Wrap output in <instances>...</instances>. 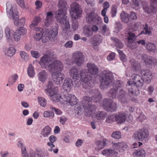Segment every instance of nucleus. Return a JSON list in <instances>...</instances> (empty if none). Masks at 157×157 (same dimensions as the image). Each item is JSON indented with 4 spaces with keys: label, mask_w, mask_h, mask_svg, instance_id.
I'll return each instance as SVG.
<instances>
[{
    "label": "nucleus",
    "mask_w": 157,
    "mask_h": 157,
    "mask_svg": "<svg viewBox=\"0 0 157 157\" xmlns=\"http://www.w3.org/2000/svg\"><path fill=\"white\" fill-rule=\"evenodd\" d=\"M67 6V2L65 0H59L58 6L61 8L56 13V17L57 21L63 24L62 35L66 37L68 36L70 34V25L65 15Z\"/></svg>",
    "instance_id": "nucleus-1"
},
{
    "label": "nucleus",
    "mask_w": 157,
    "mask_h": 157,
    "mask_svg": "<svg viewBox=\"0 0 157 157\" xmlns=\"http://www.w3.org/2000/svg\"><path fill=\"white\" fill-rule=\"evenodd\" d=\"M70 74L73 79L80 77L82 82H83V87L86 89H89L94 86L93 81L91 80V77L86 75L87 73L86 69H81L79 74L77 69L75 67H73L70 71Z\"/></svg>",
    "instance_id": "nucleus-2"
},
{
    "label": "nucleus",
    "mask_w": 157,
    "mask_h": 157,
    "mask_svg": "<svg viewBox=\"0 0 157 157\" xmlns=\"http://www.w3.org/2000/svg\"><path fill=\"white\" fill-rule=\"evenodd\" d=\"M6 12L8 16L13 20L15 25L17 26L24 25L25 23L24 18L18 20V13L16 9L13 8L12 4L9 2L6 3Z\"/></svg>",
    "instance_id": "nucleus-3"
},
{
    "label": "nucleus",
    "mask_w": 157,
    "mask_h": 157,
    "mask_svg": "<svg viewBox=\"0 0 157 157\" xmlns=\"http://www.w3.org/2000/svg\"><path fill=\"white\" fill-rule=\"evenodd\" d=\"M100 82V88L102 90L114 86L115 82L112 73L104 71L101 76Z\"/></svg>",
    "instance_id": "nucleus-4"
},
{
    "label": "nucleus",
    "mask_w": 157,
    "mask_h": 157,
    "mask_svg": "<svg viewBox=\"0 0 157 157\" xmlns=\"http://www.w3.org/2000/svg\"><path fill=\"white\" fill-rule=\"evenodd\" d=\"M131 30L130 29H127L125 30L124 32L125 36L127 37L128 41V46L132 49H134L136 47L137 44L144 45L145 42L143 40H139L137 41H135L136 36Z\"/></svg>",
    "instance_id": "nucleus-5"
},
{
    "label": "nucleus",
    "mask_w": 157,
    "mask_h": 157,
    "mask_svg": "<svg viewBox=\"0 0 157 157\" xmlns=\"http://www.w3.org/2000/svg\"><path fill=\"white\" fill-rule=\"evenodd\" d=\"M86 20L88 23L99 25L100 26L99 28L101 31L104 33L106 32L107 29L106 25H105L101 27L102 24V21L101 17L97 14L94 12H91L88 14L86 15Z\"/></svg>",
    "instance_id": "nucleus-6"
},
{
    "label": "nucleus",
    "mask_w": 157,
    "mask_h": 157,
    "mask_svg": "<svg viewBox=\"0 0 157 157\" xmlns=\"http://www.w3.org/2000/svg\"><path fill=\"white\" fill-rule=\"evenodd\" d=\"M47 87V88L45 90L46 93L52 97L51 98L53 101L55 102L58 101L59 100L61 96L60 94H57L58 87L54 86L53 83L51 81L48 82Z\"/></svg>",
    "instance_id": "nucleus-7"
},
{
    "label": "nucleus",
    "mask_w": 157,
    "mask_h": 157,
    "mask_svg": "<svg viewBox=\"0 0 157 157\" xmlns=\"http://www.w3.org/2000/svg\"><path fill=\"white\" fill-rule=\"evenodd\" d=\"M90 93L92 94V97L89 96L84 97L82 100V102L84 105H87L90 102H95L100 101L102 98V96L98 90L93 89L90 92Z\"/></svg>",
    "instance_id": "nucleus-8"
},
{
    "label": "nucleus",
    "mask_w": 157,
    "mask_h": 157,
    "mask_svg": "<svg viewBox=\"0 0 157 157\" xmlns=\"http://www.w3.org/2000/svg\"><path fill=\"white\" fill-rule=\"evenodd\" d=\"M73 63L78 66H81L84 62L85 57L83 53L79 51L74 53L72 56Z\"/></svg>",
    "instance_id": "nucleus-9"
},
{
    "label": "nucleus",
    "mask_w": 157,
    "mask_h": 157,
    "mask_svg": "<svg viewBox=\"0 0 157 157\" xmlns=\"http://www.w3.org/2000/svg\"><path fill=\"white\" fill-rule=\"evenodd\" d=\"M149 134L147 130L143 129H140L133 133L132 138L136 140L143 141L148 137Z\"/></svg>",
    "instance_id": "nucleus-10"
},
{
    "label": "nucleus",
    "mask_w": 157,
    "mask_h": 157,
    "mask_svg": "<svg viewBox=\"0 0 157 157\" xmlns=\"http://www.w3.org/2000/svg\"><path fill=\"white\" fill-rule=\"evenodd\" d=\"M103 105L105 110L111 112L115 111L117 109L116 103L109 99H104Z\"/></svg>",
    "instance_id": "nucleus-11"
},
{
    "label": "nucleus",
    "mask_w": 157,
    "mask_h": 157,
    "mask_svg": "<svg viewBox=\"0 0 157 157\" xmlns=\"http://www.w3.org/2000/svg\"><path fill=\"white\" fill-rule=\"evenodd\" d=\"M63 65L62 63L59 60H56L48 66V70L50 72L61 71L63 69Z\"/></svg>",
    "instance_id": "nucleus-12"
},
{
    "label": "nucleus",
    "mask_w": 157,
    "mask_h": 157,
    "mask_svg": "<svg viewBox=\"0 0 157 157\" xmlns=\"http://www.w3.org/2000/svg\"><path fill=\"white\" fill-rule=\"evenodd\" d=\"M151 5L147 3L143 4V9L144 11L149 14L157 10V0H151Z\"/></svg>",
    "instance_id": "nucleus-13"
},
{
    "label": "nucleus",
    "mask_w": 157,
    "mask_h": 157,
    "mask_svg": "<svg viewBox=\"0 0 157 157\" xmlns=\"http://www.w3.org/2000/svg\"><path fill=\"white\" fill-rule=\"evenodd\" d=\"M70 14L72 18L76 19L81 13L79 5L77 2H73L71 5Z\"/></svg>",
    "instance_id": "nucleus-14"
},
{
    "label": "nucleus",
    "mask_w": 157,
    "mask_h": 157,
    "mask_svg": "<svg viewBox=\"0 0 157 157\" xmlns=\"http://www.w3.org/2000/svg\"><path fill=\"white\" fill-rule=\"evenodd\" d=\"M124 84L121 81H117L116 84V88H111L107 93L109 97L113 99H115L117 98L118 92L117 90L120 88L123 87Z\"/></svg>",
    "instance_id": "nucleus-15"
},
{
    "label": "nucleus",
    "mask_w": 157,
    "mask_h": 157,
    "mask_svg": "<svg viewBox=\"0 0 157 157\" xmlns=\"http://www.w3.org/2000/svg\"><path fill=\"white\" fill-rule=\"evenodd\" d=\"M47 36H45L46 42L49 39L51 41H54L56 39V36L58 33L57 29L56 28H53L49 30L46 29L45 30Z\"/></svg>",
    "instance_id": "nucleus-16"
},
{
    "label": "nucleus",
    "mask_w": 157,
    "mask_h": 157,
    "mask_svg": "<svg viewBox=\"0 0 157 157\" xmlns=\"http://www.w3.org/2000/svg\"><path fill=\"white\" fill-rule=\"evenodd\" d=\"M52 76L53 81L57 85L62 84L65 78L64 74L61 72H53L52 73Z\"/></svg>",
    "instance_id": "nucleus-17"
},
{
    "label": "nucleus",
    "mask_w": 157,
    "mask_h": 157,
    "mask_svg": "<svg viewBox=\"0 0 157 157\" xmlns=\"http://www.w3.org/2000/svg\"><path fill=\"white\" fill-rule=\"evenodd\" d=\"M52 60V58L49 55H45L41 58L40 64L42 68H46L51 64L50 63Z\"/></svg>",
    "instance_id": "nucleus-18"
},
{
    "label": "nucleus",
    "mask_w": 157,
    "mask_h": 157,
    "mask_svg": "<svg viewBox=\"0 0 157 157\" xmlns=\"http://www.w3.org/2000/svg\"><path fill=\"white\" fill-rule=\"evenodd\" d=\"M131 77L133 82V85L138 87H141L143 86L144 81L140 75L133 74Z\"/></svg>",
    "instance_id": "nucleus-19"
},
{
    "label": "nucleus",
    "mask_w": 157,
    "mask_h": 157,
    "mask_svg": "<svg viewBox=\"0 0 157 157\" xmlns=\"http://www.w3.org/2000/svg\"><path fill=\"white\" fill-rule=\"evenodd\" d=\"M140 74L143 78L145 82H150L152 78L151 72L149 70L145 69L141 70Z\"/></svg>",
    "instance_id": "nucleus-20"
},
{
    "label": "nucleus",
    "mask_w": 157,
    "mask_h": 157,
    "mask_svg": "<svg viewBox=\"0 0 157 157\" xmlns=\"http://www.w3.org/2000/svg\"><path fill=\"white\" fill-rule=\"evenodd\" d=\"M72 80L70 78H66L63 84V90L67 92H69L72 88Z\"/></svg>",
    "instance_id": "nucleus-21"
},
{
    "label": "nucleus",
    "mask_w": 157,
    "mask_h": 157,
    "mask_svg": "<svg viewBox=\"0 0 157 157\" xmlns=\"http://www.w3.org/2000/svg\"><path fill=\"white\" fill-rule=\"evenodd\" d=\"M35 30L36 31V34L34 36V39L36 40L39 41L42 38L43 42H46L45 36H43L42 29L40 28H35Z\"/></svg>",
    "instance_id": "nucleus-22"
},
{
    "label": "nucleus",
    "mask_w": 157,
    "mask_h": 157,
    "mask_svg": "<svg viewBox=\"0 0 157 157\" xmlns=\"http://www.w3.org/2000/svg\"><path fill=\"white\" fill-rule=\"evenodd\" d=\"M88 72L91 75H94L98 74V69L97 66L94 63H88L86 65Z\"/></svg>",
    "instance_id": "nucleus-23"
},
{
    "label": "nucleus",
    "mask_w": 157,
    "mask_h": 157,
    "mask_svg": "<svg viewBox=\"0 0 157 157\" xmlns=\"http://www.w3.org/2000/svg\"><path fill=\"white\" fill-rule=\"evenodd\" d=\"M65 101L68 103L71 106H73L77 103V98L72 94H67L65 96Z\"/></svg>",
    "instance_id": "nucleus-24"
},
{
    "label": "nucleus",
    "mask_w": 157,
    "mask_h": 157,
    "mask_svg": "<svg viewBox=\"0 0 157 157\" xmlns=\"http://www.w3.org/2000/svg\"><path fill=\"white\" fill-rule=\"evenodd\" d=\"M137 87L132 84V82L128 81L127 82L126 87L128 90L129 94H136L137 91H138V88Z\"/></svg>",
    "instance_id": "nucleus-25"
},
{
    "label": "nucleus",
    "mask_w": 157,
    "mask_h": 157,
    "mask_svg": "<svg viewBox=\"0 0 157 157\" xmlns=\"http://www.w3.org/2000/svg\"><path fill=\"white\" fill-rule=\"evenodd\" d=\"M117 98L119 100L123 103L127 102V92L123 89H121L118 93Z\"/></svg>",
    "instance_id": "nucleus-26"
},
{
    "label": "nucleus",
    "mask_w": 157,
    "mask_h": 157,
    "mask_svg": "<svg viewBox=\"0 0 157 157\" xmlns=\"http://www.w3.org/2000/svg\"><path fill=\"white\" fill-rule=\"evenodd\" d=\"M141 58L146 64H152L156 62L157 60L155 57L147 56L145 54H141Z\"/></svg>",
    "instance_id": "nucleus-27"
},
{
    "label": "nucleus",
    "mask_w": 157,
    "mask_h": 157,
    "mask_svg": "<svg viewBox=\"0 0 157 157\" xmlns=\"http://www.w3.org/2000/svg\"><path fill=\"white\" fill-rule=\"evenodd\" d=\"M126 117V114L123 112L118 113L115 115V120L118 123L124 122Z\"/></svg>",
    "instance_id": "nucleus-28"
},
{
    "label": "nucleus",
    "mask_w": 157,
    "mask_h": 157,
    "mask_svg": "<svg viewBox=\"0 0 157 157\" xmlns=\"http://www.w3.org/2000/svg\"><path fill=\"white\" fill-rule=\"evenodd\" d=\"M37 76L39 81L44 82L47 79L48 74L46 71L43 70L38 73Z\"/></svg>",
    "instance_id": "nucleus-29"
},
{
    "label": "nucleus",
    "mask_w": 157,
    "mask_h": 157,
    "mask_svg": "<svg viewBox=\"0 0 157 157\" xmlns=\"http://www.w3.org/2000/svg\"><path fill=\"white\" fill-rule=\"evenodd\" d=\"M113 147L116 149H118L120 151H124L127 148V145L124 142L115 143L113 145Z\"/></svg>",
    "instance_id": "nucleus-30"
},
{
    "label": "nucleus",
    "mask_w": 157,
    "mask_h": 157,
    "mask_svg": "<svg viewBox=\"0 0 157 157\" xmlns=\"http://www.w3.org/2000/svg\"><path fill=\"white\" fill-rule=\"evenodd\" d=\"M5 33L6 37L8 41L11 40L12 36L13 35V32L9 27L6 28L5 30Z\"/></svg>",
    "instance_id": "nucleus-31"
},
{
    "label": "nucleus",
    "mask_w": 157,
    "mask_h": 157,
    "mask_svg": "<svg viewBox=\"0 0 157 157\" xmlns=\"http://www.w3.org/2000/svg\"><path fill=\"white\" fill-rule=\"evenodd\" d=\"M96 108V107L94 105H88V107L86 110L87 116L88 117L92 116L93 113L95 111Z\"/></svg>",
    "instance_id": "nucleus-32"
},
{
    "label": "nucleus",
    "mask_w": 157,
    "mask_h": 157,
    "mask_svg": "<svg viewBox=\"0 0 157 157\" xmlns=\"http://www.w3.org/2000/svg\"><path fill=\"white\" fill-rule=\"evenodd\" d=\"M120 17L122 21L124 23H128L130 21L129 15L124 11L121 12Z\"/></svg>",
    "instance_id": "nucleus-33"
},
{
    "label": "nucleus",
    "mask_w": 157,
    "mask_h": 157,
    "mask_svg": "<svg viewBox=\"0 0 157 157\" xmlns=\"http://www.w3.org/2000/svg\"><path fill=\"white\" fill-rule=\"evenodd\" d=\"M130 62L132 66V68L135 71H137L140 68V64L134 59L130 60Z\"/></svg>",
    "instance_id": "nucleus-34"
},
{
    "label": "nucleus",
    "mask_w": 157,
    "mask_h": 157,
    "mask_svg": "<svg viewBox=\"0 0 157 157\" xmlns=\"http://www.w3.org/2000/svg\"><path fill=\"white\" fill-rule=\"evenodd\" d=\"M134 157H145V153L143 149H140L134 152L133 154Z\"/></svg>",
    "instance_id": "nucleus-35"
},
{
    "label": "nucleus",
    "mask_w": 157,
    "mask_h": 157,
    "mask_svg": "<svg viewBox=\"0 0 157 157\" xmlns=\"http://www.w3.org/2000/svg\"><path fill=\"white\" fill-rule=\"evenodd\" d=\"M106 116L105 112L103 111H98L95 115V118L98 120L104 119Z\"/></svg>",
    "instance_id": "nucleus-36"
},
{
    "label": "nucleus",
    "mask_w": 157,
    "mask_h": 157,
    "mask_svg": "<svg viewBox=\"0 0 157 157\" xmlns=\"http://www.w3.org/2000/svg\"><path fill=\"white\" fill-rule=\"evenodd\" d=\"M47 16L45 20V24L48 26L51 23L53 16V14L52 12H48L47 13Z\"/></svg>",
    "instance_id": "nucleus-37"
},
{
    "label": "nucleus",
    "mask_w": 157,
    "mask_h": 157,
    "mask_svg": "<svg viewBox=\"0 0 157 157\" xmlns=\"http://www.w3.org/2000/svg\"><path fill=\"white\" fill-rule=\"evenodd\" d=\"M40 18L39 17H35L30 25V27L32 29H35V27L36 26L40 21Z\"/></svg>",
    "instance_id": "nucleus-38"
},
{
    "label": "nucleus",
    "mask_w": 157,
    "mask_h": 157,
    "mask_svg": "<svg viewBox=\"0 0 157 157\" xmlns=\"http://www.w3.org/2000/svg\"><path fill=\"white\" fill-rule=\"evenodd\" d=\"M15 52V49L13 47H11L5 50L4 54L8 56L11 57L14 54Z\"/></svg>",
    "instance_id": "nucleus-39"
},
{
    "label": "nucleus",
    "mask_w": 157,
    "mask_h": 157,
    "mask_svg": "<svg viewBox=\"0 0 157 157\" xmlns=\"http://www.w3.org/2000/svg\"><path fill=\"white\" fill-rule=\"evenodd\" d=\"M51 130V128L48 126H47L42 130L41 134L44 137H47L50 134Z\"/></svg>",
    "instance_id": "nucleus-40"
},
{
    "label": "nucleus",
    "mask_w": 157,
    "mask_h": 157,
    "mask_svg": "<svg viewBox=\"0 0 157 157\" xmlns=\"http://www.w3.org/2000/svg\"><path fill=\"white\" fill-rule=\"evenodd\" d=\"M111 39L114 41L115 45L117 48H123L124 46L123 44L121 42L120 40L113 37H111Z\"/></svg>",
    "instance_id": "nucleus-41"
},
{
    "label": "nucleus",
    "mask_w": 157,
    "mask_h": 157,
    "mask_svg": "<svg viewBox=\"0 0 157 157\" xmlns=\"http://www.w3.org/2000/svg\"><path fill=\"white\" fill-rule=\"evenodd\" d=\"M117 153V152L114 150L111 149L104 150L102 151V154L104 155L111 156L114 154Z\"/></svg>",
    "instance_id": "nucleus-42"
},
{
    "label": "nucleus",
    "mask_w": 157,
    "mask_h": 157,
    "mask_svg": "<svg viewBox=\"0 0 157 157\" xmlns=\"http://www.w3.org/2000/svg\"><path fill=\"white\" fill-rule=\"evenodd\" d=\"M27 73L29 77L32 78L34 76L35 73L32 64H30L29 65L27 69Z\"/></svg>",
    "instance_id": "nucleus-43"
},
{
    "label": "nucleus",
    "mask_w": 157,
    "mask_h": 157,
    "mask_svg": "<svg viewBox=\"0 0 157 157\" xmlns=\"http://www.w3.org/2000/svg\"><path fill=\"white\" fill-rule=\"evenodd\" d=\"M150 29V28H148V26L147 24L145 25V26L144 27V30L141 32L140 34H144L145 35H150L151 33Z\"/></svg>",
    "instance_id": "nucleus-44"
},
{
    "label": "nucleus",
    "mask_w": 157,
    "mask_h": 157,
    "mask_svg": "<svg viewBox=\"0 0 157 157\" xmlns=\"http://www.w3.org/2000/svg\"><path fill=\"white\" fill-rule=\"evenodd\" d=\"M72 84L73 86L75 87H78L81 84L80 81H82L81 78H75V79H73Z\"/></svg>",
    "instance_id": "nucleus-45"
},
{
    "label": "nucleus",
    "mask_w": 157,
    "mask_h": 157,
    "mask_svg": "<svg viewBox=\"0 0 157 157\" xmlns=\"http://www.w3.org/2000/svg\"><path fill=\"white\" fill-rule=\"evenodd\" d=\"M83 33L85 36L90 37L93 34L92 31L89 28H86L84 29Z\"/></svg>",
    "instance_id": "nucleus-46"
},
{
    "label": "nucleus",
    "mask_w": 157,
    "mask_h": 157,
    "mask_svg": "<svg viewBox=\"0 0 157 157\" xmlns=\"http://www.w3.org/2000/svg\"><path fill=\"white\" fill-rule=\"evenodd\" d=\"M95 144L96 145L95 149L96 150H100L104 147V146L102 145V142L100 140L96 141L95 142Z\"/></svg>",
    "instance_id": "nucleus-47"
},
{
    "label": "nucleus",
    "mask_w": 157,
    "mask_h": 157,
    "mask_svg": "<svg viewBox=\"0 0 157 157\" xmlns=\"http://www.w3.org/2000/svg\"><path fill=\"white\" fill-rule=\"evenodd\" d=\"M20 54L22 59L25 61H27L29 60V56L26 52L24 51H20Z\"/></svg>",
    "instance_id": "nucleus-48"
},
{
    "label": "nucleus",
    "mask_w": 157,
    "mask_h": 157,
    "mask_svg": "<svg viewBox=\"0 0 157 157\" xmlns=\"http://www.w3.org/2000/svg\"><path fill=\"white\" fill-rule=\"evenodd\" d=\"M16 32L18 33L21 36H23L26 33V29L24 27H21L18 29Z\"/></svg>",
    "instance_id": "nucleus-49"
},
{
    "label": "nucleus",
    "mask_w": 157,
    "mask_h": 157,
    "mask_svg": "<svg viewBox=\"0 0 157 157\" xmlns=\"http://www.w3.org/2000/svg\"><path fill=\"white\" fill-rule=\"evenodd\" d=\"M44 117H50L53 118L54 116V113L52 111H45L44 113Z\"/></svg>",
    "instance_id": "nucleus-50"
},
{
    "label": "nucleus",
    "mask_w": 157,
    "mask_h": 157,
    "mask_svg": "<svg viewBox=\"0 0 157 157\" xmlns=\"http://www.w3.org/2000/svg\"><path fill=\"white\" fill-rule=\"evenodd\" d=\"M146 45L147 49L148 50L154 51L156 50V47L154 44L148 43Z\"/></svg>",
    "instance_id": "nucleus-51"
},
{
    "label": "nucleus",
    "mask_w": 157,
    "mask_h": 157,
    "mask_svg": "<svg viewBox=\"0 0 157 157\" xmlns=\"http://www.w3.org/2000/svg\"><path fill=\"white\" fill-rule=\"evenodd\" d=\"M111 136L115 139H118L121 138V134L120 132L116 131L113 133Z\"/></svg>",
    "instance_id": "nucleus-52"
},
{
    "label": "nucleus",
    "mask_w": 157,
    "mask_h": 157,
    "mask_svg": "<svg viewBox=\"0 0 157 157\" xmlns=\"http://www.w3.org/2000/svg\"><path fill=\"white\" fill-rule=\"evenodd\" d=\"M115 119V115L111 114L109 115L106 120V121L108 123L113 122Z\"/></svg>",
    "instance_id": "nucleus-53"
},
{
    "label": "nucleus",
    "mask_w": 157,
    "mask_h": 157,
    "mask_svg": "<svg viewBox=\"0 0 157 157\" xmlns=\"http://www.w3.org/2000/svg\"><path fill=\"white\" fill-rule=\"evenodd\" d=\"M18 78V75L15 74L12 76L9 79V82L11 84H13L16 81Z\"/></svg>",
    "instance_id": "nucleus-54"
},
{
    "label": "nucleus",
    "mask_w": 157,
    "mask_h": 157,
    "mask_svg": "<svg viewBox=\"0 0 157 157\" xmlns=\"http://www.w3.org/2000/svg\"><path fill=\"white\" fill-rule=\"evenodd\" d=\"M38 102L40 105L43 107H44L46 105V100L42 98H38Z\"/></svg>",
    "instance_id": "nucleus-55"
},
{
    "label": "nucleus",
    "mask_w": 157,
    "mask_h": 157,
    "mask_svg": "<svg viewBox=\"0 0 157 157\" xmlns=\"http://www.w3.org/2000/svg\"><path fill=\"white\" fill-rule=\"evenodd\" d=\"M117 51L120 55V57L121 60L123 62H125L126 60V57L123 52L120 50H117Z\"/></svg>",
    "instance_id": "nucleus-56"
},
{
    "label": "nucleus",
    "mask_w": 157,
    "mask_h": 157,
    "mask_svg": "<svg viewBox=\"0 0 157 157\" xmlns=\"http://www.w3.org/2000/svg\"><path fill=\"white\" fill-rule=\"evenodd\" d=\"M50 109L51 110H54L56 113L57 115H60L62 114V112L60 109H56L52 106H50Z\"/></svg>",
    "instance_id": "nucleus-57"
},
{
    "label": "nucleus",
    "mask_w": 157,
    "mask_h": 157,
    "mask_svg": "<svg viewBox=\"0 0 157 157\" xmlns=\"http://www.w3.org/2000/svg\"><path fill=\"white\" fill-rule=\"evenodd\" d=\"M29 157H44L43 155H41L40 152H39L36 153L34 152H30Z\"/></svg>",
    "instance_id": "nucleus-58"
},
{
    "label": "nucleus",
    "mask_w": 157,
    "mask_h": 157,
    "mask_svg": "<svg viewBox=\"0 0 157 157\" xmlns=\"http://www.w3.org/2000/svg\"><path fill=\"white\" fill-rule=\"evenodd\" d=\"M14 40L16 41H18L20 40L21 35L18 33L15 32L13 34Z\"/></svg>",
    "instance_id": "nucleus-59"
},
{
    "label": "nucleus",
    "mask_w": 157,
    "mask_h": 157,
    "mask_svg": "<svg viewBox=\"0 0 157 157\" xmlns=\"http://www.w3.org/2000/svg\"><path fill=\"white\" fill-rule=\"evenodd\" d=\"M115 53L112 52L110 53L107 57V59L109 61H111L113 60L115 57Z\"/></svg>",
    "instance_id": "nucleus-60"
},
{
    "label": "nucleus",
    "mask_w": 157,
    "mask_h": 157,
    "mask_svg": "<svg viewBox=\"0 0 157 157\" xmlns=\"http://www.w3.org/2000/svg\"><path fill=\"white\" fill-rule=\"evenodd\" d=\"M67 118L65 116H62L59 118L60 123L63 125L65 124V122L67 120Z\"/></svg>",
    "instance_id": "nucleus-61"
},
{
    "label": "nucleus",
    "mask_w": 157,
    "mask_h": 157,
    "mask_svg": "<svg viewBox=\"0 0 157 157\" xmlns=\"http://www.w3.org/2000/svg\"><path fill=\"white\" fill-rule=\"evenodd\" d=\"M35 5L36 6V9H39L41 7L42 3L41 1L37 0L35 2Z\"/></svg>",
    "instance_id": "nucleus-62"
},
{
    "label": "nucleus",
    "mask_w": 157,
    "mask_h": 157,
    "mask_svg": "<svg viewBox=\"0 0 157 157\" xmlns=\"http://www.w3.org/2000/svg\"><path fill=\"white\" fill-rule=\"evenodd\" d=\"M17 3L23 9L25 8V5L23 0H16Z\"/></svg>",
    "instance_id": "nucleus-63"
},
{
    "label": "nucleus",
    "mask_w": 157,
    "mask_h": 157,
    "mask_svg": "<svg viewBox=\"0 0 157 157\" xmlns=\"http://www.w3.org/2000/svg\"><path fill=\"white\" fill-rule=\"evenodd\" d=\"M9 153L7 151H1L0 155L1 157H7L9 155Z\"/></svg>",
    "instance_id": "nucleus-64"
}]
</instances>
